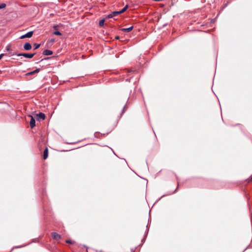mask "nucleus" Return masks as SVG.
<instances>
[{
    "label": "nucleus",
    "mask_w": 252,
    "mask_h": 252,
    "mask_svg": "<svg viewBox=\"0 0 252 252\" xmlns=\"http://www.w3.org/2000/svg\"><path fill=\"white\" fill-rule=\"evenodd\" d=\"M34 55H35V53H33V54L20 53V54H17V56H23L25 58L31 59L34 56Z\"/></svg>",
    "instance_id": "nucleus-1"
},
{
    "label": "nucleus",
    "mask_w": 252,
    "mask_h": 252,
    "mask_svg": "<svg viewBox=\"0 0 252 252\" xmlns=\"http://www.w3.org/2000/svg\"><path fill=\"white\" fill-rule=\"evenodd\" d=\"M28 117L31 118V120L30 122V126L32 128H33L35 126V121L34 118L31 116L29 115Z\"/></svg>",
    "instance_id": "nucleus-2"
},
{
    "label": "nucleus",
    "mask_w": 252,
    "mask_h": 252,
    "mask_svg": "<svg viewBox=\"0 0 252 252\" xmlns=\"http://www.w3.org/2000/svg\"><path fill=\"white\" fill-rule=\"evenodd\" d=\"M36 117L38 121L43 120L45 118V115L42 113H39L38 114H36Z\"/></svg>",
    "instance_id": "nucleus-3"
},
{
    "label": "nucleus",
    "mask_w": 252,
    "mask_h": 252,
    "mask_svg": "<svg viewBox=\"0 0 252 252\" xmlns=\"http://www.w3.org/2000/svg\"><path fill=\"white\" fill-rule=\"evenodd\" d=\"M51 235L53 238L55 240H58L61 239V236L56 232H52Z\"/></svg>",
    "instance_id": "nucleus-4"
},
{
    "label": "nucleus",
    "mask_w": 252,
    "mask_h": 252,
    "mask_svg": "<svg viewBox=\"0 0 252 252\" xmlns=\"http://www.w3.org/2000/svg\"><path fill=\"white\" fill-rule=\"evenodd\" d=\"M32 45L29 43H26L24 45V49L25 50H27V51L30 50L32 49Z\"/></svg>",
    "instance_id": "nucleus-5"
},
{
    "label": "nucleus",
    "mask_w": 252,
    "mask_h": 252,
    "mask_svg": "<svg viewBox=\"0 0 252 252\" xmlns=\"http://www.w3.org/2000/svg\"><path fill=\"white\" fill-rule=\"evenodd\" d=\"M39 71H40V69L39 68H37V69H36L35 70H34L33 71H32V72H28V73H26V76H29V75H33L35 73H38L39 72Z\"/></svg>",
    "instance_id": "nucleus-6"
},
{
    "label": "nucleus",
    "mask_w": 252,
    "mask_h": 252,
    "mask_svg": "<svg viewBox=\"0 0 252 252\" xmlns=\"http://www.w3.org/2000/svg\"><path fill=\"white\" fill-rule=\"evenodd\" d=\"M133 28V27L131 26V27H130L129 28H123V29H122L121 31L124 32H131Z\"/></svg>",
    "instance_id": "nucleus-7"
},
{
    "label": "nucleus",
    "mask_w": 252,
    "mask_h": 252,
    "mask_svg": "<svg viewBox=\"0 0 252 252\" xmlns=\"http://www.w3.org/2000/svg\"><path fill=\"white\" fill-rule=\"evenodd\" d=\"M53 54V52L49 50H45L43 52V54L45 56L51 55Z\"/></svg>",
    "instance_id": "nucleus-8"
},
{
    "label": "nucleus",
    "mask_w": 252,
    "mask_h": 252,
    "mask_svg": "<svg viewBox=\"0 0 252 252\" xmlns=\"http://www.w3.org/2000/svg\"><path fill=\"white\" fill-rule=\"evenodd\" d=\"M48 156V148H46L43 152V159H46Z\"/></svg>",
    "instance_id": "nucleus-9"
},
{
    "label": "nucleus",
    "mask_w": 252,
    "mask_h": 252,
    "mask_svg": "<svg viewBox=\"0 0 252 252\" xmlns=\"http://www.w3.org/2000/svg\"><path fill=\"white\" fill-rule=\"evenodd\" d=\"M33 32L32 31L28 32V33H27L26 34V37L27 38H30V37H31L32 36V35H33Z\"/></svg>",
    "instance_id": "nucleus-10"
},
{
    "label": "nucleus",
    "mask_w": 252,
    "mask_h": 252,
    "mask_svg": "<svg viewBox=\"0 0 252 252\" xmlns=\"http://www.w3.org/2000/svg\"><path fill=\"white\" fill-rule=\"evenodd\" d=\"M104 22H105V20L104 19H102L100 21H99V26L100 27L103 26L104 24Z\"/></svg>",
    "instance_id": "nucleus-11"
},
{
    "label": "nucleus",
    "mask_w": 252,
    "mask_h": 252,
    "mask_svg": "<svg viewBox=\"0 0 252 252\" xmlns=\"http://www.w3.org/2000/svg\"><path fill=\"white\" fill-rule=\"evenodd\" d=\"M127 7L128 6L127 5H126V6H125L121 10L119 11L120 13H124V12H125L126 11V10L127 9Z\"/></svg>",
    "instance_id": "nucleus-12"
},
{
    "label": "nucleus",
    "mask_w": 252,
    "mask_h": 252,
    "mask_svg": "<svg viewBox=\"0 0 252 252\" xmlns=\"http://www.w3.org/2000/svg\"><path fill=\"white\" fill-rule=\"evenodd\" d=\"M112 13V15H113L114 17L118 15L121 14L120 11H114Z\"/></svg>",
    "instance_id": "nucleus-13"
},
{
    "label": "nucleus",
    "mask_w": 252,
    "mask_h": 252,
    "mask_svg": "<svg viewBox=\"0 0 252 252\" xmlns=\"http://www.w3.org/2000/svg\"><path fill=\"white\" fill-rule=\"evenodd\" d=\"M53 34L57 35H61L62 34L59 31H55L53 32Z\"/></svg>",
    "instance_id": "nucleus-14"
},
{
    "label": "nucleus",
    "mask_w": 252,
    "mask_h": 252,
    "mask_svg": "<svg viewBox=\"0 0 252 252\" xmlns=\"http://www.w3.org/2000/svg\"><path fill=\"white\" fill-rule=\"evenodd\" d=\"M5 7H6V4L5 3L0 4V9L4 8Z\"/></svg>",
    "instance_id": "nucleus-15"
},
{
    "label": "nucleus",
    "mask_w": 252,
    "mask_h": 252,
    "mask_svg": "<svg viewBox=\"0 0 252 252\" xmlns=\"http://www.w3.org/2000/svg\"><path fill=\"white\" fill-rule=\"evenodd\" d=\"M34 46H35L34 49H37V48H38L39 47L40 44H34Z\"/></svg>",
    "instance_id": "nucleus-16"
},
{
    "label": "nucleus",
    "mask_w": 252,
    "mask_h": 252,
    "mask_svg": "<svg viewBox=\"0 0 252 252\" xmlns=\"http://www.w3.org/2000/svg\"><path fill=\"white\" fill-rule=\"evenodd\" d=\"M6 50L7 51H9L11 50V46L10 45H8L6 48Z\"/></svg>",
    "instance_id": "nucleus-17"
},
{
    "label": "nucleus",
    "mask_w": 252,
    "mask_h": 252,
    "mask_svg": "<svg viewBox=\"0 0 252 252\" xmlns=\"http://www.w3.org/2000/svg\"><path fill=\"white\" fill-rule=\"evenodd\" d=\"M113 16V15H112V13L111 14H109L107 16V18H112Z\"/></svg>",
    "instance_id": "nucleus-18"
},
{
    "label": "nucleus",
    "mask_w": 252,
    "mask_h": 252,
    "mask_svg": "<svg viewBox=\"0 0 252 252\" xmlns=\"http://www.w3.org/2000/svg\"><path fill=\"white\" fill-rule=\"evenodd\" d=\"M66 242L68 244H71L73 243L71 240H66Z\"/></svg>",
    "instance_id": "nucleus-19"
},
{
    "label": "nucleus",
    "mask_w": 252,
    "mask_h": 252,
    "mask_svg": "<svg viewBox=\"0 0 252 252\" xmlns=\"http://www.w3.org/2000/svg\"><path fill=\"white\" fill-rule=\"evenodd\" d=\"M27 38V37H26V34H24V35H22V36L20 37V39H24V38Z\"/></svg>",
    "instance_id": "nucleus-20"
},
{
    "label": "nucleus",
    "mask_w": 252,
    "mask_h": 252,
    "mask_svg": "<svg viewBox=\"0 0 252 252\" xmlns=\"http://www.w3.org/2000/svg\"><path fill=\"white\" fill-rule=\"evenodd\" d=\"M4 56V54H1L0 55V60L2 58V57Z\"/></svg>",
    "instance_id": "nucleus-21"
},
{
    "label": "nucleus",
    "mask_w": 252,
    "mask_h": 252,
    "mask_svg": "<svg viewBox=\"0 0 252 252\" xmlns=\"http://www.w3.org/2000/svg\"><path fill=\"white\" fill-rule=\"evenodd\" d=\"M55 41V40L54 39L51 40V42H54Z\"/></svg>",
    "instance_id": "nucleus-22"
},
{
    "label": "nucleus",
    "mask_w": 252,
    "mask_h": 252,
    "mask_svg": "<svg viewBox=\"0 0 252 252\" xmlns=\"http://www.w3.org/2000/svg\"><path fill=\"white\" fill-rule=\"evenodd\" d=\"M252 181V176L251 177L250 180L249 181V182Z\"/></svg>",
    "instance_id": "nucleus-23"
},
{
    "label": "nucleus",
    "mask_w": 252,
    "mask_h": 252,
    "mask_svg": "<svg viewBox=\"0 0 252 252\" xmlns=\"http://www.w3.org/2000/svg\"><path fill=\"white\" fill-rule=\"evenodd\" d=\"M116 38L118 39H119V36H116Z\"/></svg>",
    "instance_id": "nucleus-24"
}]
</instances>
